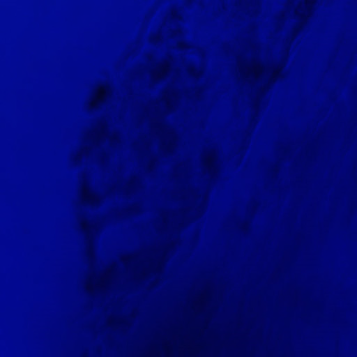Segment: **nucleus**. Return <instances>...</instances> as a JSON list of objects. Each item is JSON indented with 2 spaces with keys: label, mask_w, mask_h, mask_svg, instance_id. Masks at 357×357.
<instances>
[{
  "label": "nucleus",
  "mask_w": 357,
  "mask_h": 357,
  "mask_svg": "<svg viewBox=\"0 0 357 357\" xmlns=\"http://www.w3.org/2000/svg\"><path fill=\"white\" fill-rule=\"evenodd\" d=\"M38 357H45V192H38Z\"/></svg>",
  "instance_id": "obj_1"
}]
</instances>
